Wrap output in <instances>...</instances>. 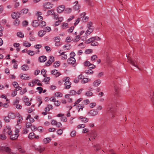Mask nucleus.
<instances>
[{
	"mask_svg": "<svg viewBox=\"0 0 154 154\" xmlns=\"http://www.w3.org/2000/svg\"><path fill=\"white\" fill-rule=\"evenodd\" d=\"M28 54L30 56H33L35 54L34 51H32L29 50L28 51Z\"/></svg>",
	"mask_w": 154,
	"mask_h": 154,
	"instance_id": "obj_49",
	"label": "nucleus"
},
{
	"mask_svg": "<svg viewBox=\"0 0 154 154\" xmlns=\"http://www.w3.org/2000/svg\"><path fill=\"white\" fill-rule=\"evenodd\" d=\"M53 10H48L47 12V14L48 15H49L51 14L53 15L54 13Z\"/></svg>",
	"mask_w": 154,
	"mask_h": 154,
	"instance_id": "obj_51",
	"label": "nucleus"
},
{
	"mask_svg": "<svg viewBox=\"0 0 154 154\" xmlns=\"http://www.w3.org/2000/svg\"><path fill=\"white\" fill-rule=\"evenodd\" d=\"M20 21L18 19H16L13 23L14 24L15 26H17L20 23Z\"/></svg>",
	"mask_w": 154,
	"mask_h": 154,
	"instance_id": "obj_47",
	"label": "nucleus"
},
{
	"mask_svg": "<svg viewBox=\"0 0 154 154\" xmlns=\"http://www.w3.org/2000/svg\"><path fill=\"white\" fill-rule=\"evenodd\" d=\"M29 10L28 9L24 8L23 9L20 11V15L23 14H26L28 12Z\"/></svg>",
	"mask_w": 154,
	"mask_h": 154,
	"instance_id": "obj_29",
	"label": "nucleus"
},
{
	"mask_svg": "<svg viewBox=\"0 0 154 154\" xmlns=\"http://www.w3.org/2000/svg\"><path fill=\"white\" fill-rule=\"evenodd\" d=\"M20 98L18 97H16V99L13 102V105L14 106L19 104V103Z\"/></svg>",
	"mask_w": 154,
	"mask_h": 154,
	"instance_id": "obj_32",
	"label": "nucleus"
},
{
	"mask_svg": "<svg viewBox=\"0 0 154 154\" xmlns=\"http://www.w3.org/2000/svg\"><path fill=\"white\" fill-rule=\"evenodd\" d=\"M85 35L84 37H80L79 35H77L75 36V38L74 39V41L76 42H78L80 38H81V39L82 40H84V39H85Z\"/></svg>",
	"mask_w": 154,
	"mask_h": 154,
	"instance_id": "obj_15",
	"label": "nucleus"
},
{
	"mask_svg": "<svg viewBox=\"0 0 154 154\" xmlns=\"http://www.w3.org/2000/svg\"><path fill=\"white\" fill-rule=\"evenodd\" d=\"M78 107H80L79 108L78 112H79L81 111H82L83 110V108L84 107V105H81L80 104H79L78 106Z\"/></svg>",
	"mask_w": 154,
	"mask_h": 154,
	"instance_id": "obj_61",
	"label": "nucleus"
},
{
	"mask_svg": "<svg viewBox=\"0 0 154 154\" xmlns=\"http://www.w3.org/2000/svg\"><path fill=\"white\" fill-rule=\"evenodd\" d=\"M71 82H66L64 84V85H65V88L66 89H69L71 87Z\"/></svg>",
	"mask_w": 154,
	"mask_h": 154,
	"instance_id": "obj_19",
	"label": "nucleus"
},
{
	"mask_svg": "<svg viewBox=\"0 0 154 154\" xmlns=\"http://www.w3.org/2000/svg\"><path fill=\"white\" fill-rule=\"evenodd\" d=\"M85 72L87 75H90L92 74L94 72L91 69H89L86 70L85 71Z\"/></svg>",
	"mask_w": 154,
	"mask_h": 154,
	"instance_id": "obj_39",
	"label": "nucleus"
},
{
	"mask_svg": "<svg viewBox=\"0 0 154 154\" xmlns=\"http://www.w3.org/2000/svg\"><path fill=\"white\" fill-rule=\"evenodd\" d=\"M85 66H91V64L88 61H86L85 63Z\"/></svg>",
	"mask_w": 154,
	"mask_h": 154,
	"instance_id": "obj_63",
	"label": "nucleus"
},
{
	"mask_svg": "<svg viewBox=\"0 0 154 154\" xmlns=\"http://www.w3.org/2000/svg\"><path fill=\"white\" fill-rule=\"evenodd\" d=\"M101 38L98 36L92 37L88 39L85 42V43L88 44L91 43V45L93 46H97L98 45V43L96 41L101 40Z\"/></svg>",
	"mask_w": 154,
	"mask_h": 154,
	"instance_id": "obj_1",
	"label": "nucleus"
},
{
	"mask_svg": "<svg viewBox=\"0 0 154 154\" xmlns=\"http://www.w3.org/2000/svg\"><path fill=\"white\" fill-rule=\"evenodd\" d=\"M76 94L77 92L74 90H72L69 91L70 95H74Z\"/></svg>",
	"mask_w": 154,
	"mask_h": 154,
	"instance_id": "obj_44",
	"label": "nucleus"
},
{
	"mask_svg": "<svg viewBox=\"0 0 154 154\" xmlns=\"http://www.w3.org/2000/svg\"><path fill=\"white\" fill-rule=\"evenodd\" d=\"M23 100L26 105L27 106H30L31 105V103L29 101V98L26 96H25L24 97Z\"/></svg>",
	"mask_w": 154,
	"mask_h": 154,
	"instance_id": "obj_12",
	"label": "nucleus"
},
{
	"mask_svg": "<svg viewBox=\"0 0 154 154\" xmlns=\"http://www.w3.org/2000/svg\"><path fill=\"white\" fill-rule=\"evenodd\" d=\"M17 94V91H15V90L13 91L12 92V93L11 94V95L13 97H14V96H15Z\"/></svg>",
	"mask_w": 154,
	"mask_h": 154,
	"instance_id": "obj_64",
	"label": "nucleus"
},
{
	"mask_svg": "<svg viewBox=\"0 0 154 154\" xmlns=\"http://www.w3.org/2000/svg\"><path fill=\"white\" fill-rule=\"evenodd\" d=\"M55 96L57 97H61L63 96V94L59 92H56L54 94Z\"/></svg>",
	"mask_w": 154,
	"mask_h": 154,
	"instance_id": "obj_42",
	"label": "nucleus"
},
{
	"mask_svg": "<svg viewBox=\"0 0 154 154\" xmlns=\"http://www.w3.org/2000/svg\"><path fill=\"white\" fill-rule=\"evenodd\" d=\"M68 63L74 65L75 63V60L73 57H71L68 60Z\"/></svg>",
	"mask_w": 154,
	"mask_h": 154,
	"instance_id": "obj_11",
	"label": "nucleus"
},
{
	"mask_svg": "<svg viewBox=\"0 0 154 154\" xmlns=\"http://www.w3.org/2000/svg\"><path fill=\"white\" fill-rule=\"evenodd\" d=\"M98 111L94 109L91 110L88 112V115L90 116H94L98 114Z\"/></svg>",
	"mask_w": 154,
	"mask_h": 154,
	"instance_id": "obj_8",
	"label": "nucleus"
},
{
	"mask_svg": "<svg viewBox=\"0 0 154 154\" xmlns=\"http://www.w3.org/2000/svg\"><path fill=\"white\" fill-rule=\"evenodd\" d=\"M82 100V98H80L79 99L77 100L74 103V105L73 106H76V105L79 103Z\"/></svg>",
	"mask_w": 154,
	"mask_h": 154,
	"instance_id": "obj_53",
	"label": "nucleus"
},
{
	"mask_svg": "<svg viewBox=\"0 0 154 154\" xmlns=\"http://www.w3.org/2000/svg\"><path fill=\"white\" fill-rule=\"evenodd\" d=\"M76 133L75 131L73 130L70 133V136L73 137L76 135Z\"/></svg>",
	"mask_w": 154,
	"mask_h": 154,
	"instance_id": "obj_48",
	"label": "nucleus"
},
{
	"mask_svg": "<svg viewBox=\"0 0 154 154\" xmlns=\"http://www.w3.org/2000/svg\"><path fill=\"white\" fill-rule=\"evenodd\" d=\"M45 34V31L42 30H41L38 32V35L40 37H42Z\"/></svg>",
	"mask_w": 154,
	"mask_h": 154,
	"instance_id": "obj_25",
	"label": "nucleus"
},
{
	"mask_svg": "<svg viewBox=\"0 0 154 154\" xmlns=\"http://www.w3.org/2000/svg\"><path fill=\"white\" fill-rule=\"evenodd\" d=\"M27 75L26 74H20V76L21 79L24 80H29V76H26Z\"/></svg>",
	"mask_w": 154,
	"mask_h": 154,
	"instance_id": "obj_13",
	"label": "nucleus"
},
{
	"mask_svg": "<svg viewBox=\"0 0 154 154\" xmlns=\"http://www.w3.org/2000/svg\"><path fill=\"white\" fill-rule=\"evenodd\" d=\"M51 140V138L47 137L44 138L43 140V143L45 144L47 143L50 142Z\"/></svg>",
	"mask_w": 154,
	"mask_h": 154,
	"instance_id": "obj_24",
	"label": "nucleus"
},
{
	"mask_svg": "<svg viewBox=\"0 0 154 154\" xmlns=\"http://www.w3.org/2000/svg\"><path fill=\"white\" fill-rule=\"evenodd\" d=\"M65 6L64 5H60L57 7V11L59 13H62L64 11Z\"/></svg>",
	"mask_w": 154,
	"mask_h": 154,
	"instance_id": "obj_7",
	"label": "nucleus"
},
{
	"mask_svg": "<svg viewBox=\"0 0 154 154\" xmlns=\"http://www.w3.org/2000/svg\"><path fill=\"white\" fill-rule=\"evenodd\" d=\"M53 107L52 105L50 104H48L47 107L45 108V110L46 112H48L50 109H52Z\"/></svg>",
	"mask_w": 154,
	"mask_h": 154,
	"instance_id": "obj_21",
	"label": "nucleus"
},
{
	"mask_svg": "<svg viewBox=\"0 0 154 154\" xmlns=\"http://www.w3.org/2000/svg\"><path fill=\"white\" fill-rule=\"evenodd\" d=\"M17 117L18 118L17 121V124L16 125L18 126H21V124L22 123V121L23 120V118L18 112H16Z\"/></svg>",
	"mask_w": 154,
	"mask_h": 154,
	"instance_id": "obj_6",
	"label": "nucleus"
},
{
	"mask_svg": "<svg viewBox=\"0 0 154 154\" xmlns=\"http://www.w3.org/2000/svg\"><path fill=\"white\" fill-rule=\"evenodd\" d=\"M128 62L130 63L131 64L139 69L137 65V63L135 60H132L130 57L127 56Z\"/></svg>",
	"mask_w": 154,
	"mask_h": 154,
	"instance_id": "obj_5",
	"label": "nucleus"
},
{
	"mask_svg": "<svg viewBox=\"0 0 154 154\" xmlns=\"http://www.w3.org/2000/svg\"><path fill=\"white\" fill-rule=\"evenodd\" d=\"M51 73L52 74L55 75L56 77L59 76L60 75V73L56 69H54L51 71Z\"/></svg>",
	"mask_w": 154,
	"mask_h": 154,
	"instance_id": "obj_16",
	"label": "nucleus"
},
{
	"mask_svg": "<svg viewBox=\"0 0 154 154\" xmlns=\"http://www.w3.org/2000/svg\"><path fill=\"white\" fill-rule=\"evenodd\" d=\"M33 82L35 85V84H37V85L38 86H42V84L40 83V81L38 79L33 80Z\"/></svg>",
	"mask_w": 154,
	"mask_h": 154,
	"instance_id": "obj_27",
	"label": "nucleus"
},
{
	"mask_svg": "<svg viewBox=\"0 0 154 154\" xmlns=\"http://www.w3.org/2000/svg\"><path fill=\"white\" fill-rule=\"evenodd\" d=\"M8 116L9 117L10 119H15L16 116V113L15 114L12 112H8Z\"/></svg>",
	"mask_w": 154,
	"mask_h": 154,
	"instance_id": "obj_14",
	"label": "nucleus"
},
{
	"mask_svg": "<svg viewBox=\"0 0 154 154\" xmlns=\"http://www.w3.org/2000/svg\"><path fill=\"white\" fill-rule=\"evenodd\" d=\"M44 31L46 32H49L51 30V29L50 27H46L44 28Z\"/></svg>",
	"mask_w": 154,
	"mask_h": 154,
	"instance_id": "obj_54",
	"label": "nucleus"
},
{
	"mask_svg": "<svg viewBox=\"0 0 154 154\" xmlns=\"http://www.w3.org/2000/svg\"><path fill=\"white\" fill-rule=\"evenodd\" d=\"M91 79H88V78H84L81 81V82L82 84L88 82L89 81H90Z\"/></svg>",
	"mask_w": 154,
	"mask_h": 154,
	"instance_id": "obj_37",
	"label": "nucleus"
},
{
	"mask_svg": "<svg viewBox=\"0 0 154 154\" xmlns=\"http://www.w3.org/2000/svg\"><path fill=\"white\" fill-rule=\"evenodd\" d=\"M35 134L33 132H31L28 135V138L29 139H32L35 138Z\"/></svg>",
	"mask_w": 154,
	"mask_h": 154,
	"instance_id": "obj_34",
	"label": "nucleus"
},
{
	"mask_svg": "<svg viewBox=\"0 0 154 154\" xmlns=\"http://www.w3.org/2000/svg\"><path fill=\"white\" fill-rule=\"evenodd\" d=\"M5 130L7 131L8 134L10 135L12 134V131L11 130V128H7L6 129H5Z\"/></svg>",
	"mask_w": 154,
	"mask_h": 154,
	"instance_id": "obj_38",
	"label": "nucleus"
},
{
	"mask_svg": "<svg viewBox=\"0 0 154 154\" xmlns=\"http://www.w3.org/2000/svg\"><path fill=\"white\" fill-rule=\"evenodd\" d=\"M1 150L5 151L8 154H14L12 152L10 148L7 146H2L0 147Z\"/></svg>",
	"mask_w": 154,
	"mask_h": 154,
	"instance_id": "obj_4",
	"label": "nucleus"
},
{
	"mask_svg": "<svg viewBox=\"0 0 154 154\" xmlns=\"http://www.w3.org/2000/svg\"><path fill=\"white\" fill-rule=\"evenodd\" d=\"M87 30L86 31L85 33V38H87V36L89 35L93 31L94 28L93 26L92 23L91 22H88L87 24Z\"/></svg>",
	"mask_w": 154,
	"mask_h": 154,
	"instance_id": "obj_2",
	"label": "nucleus"
},
{
	"mask_svg": "<svg viewBox=\"0 0 154 154\" xmlns=\"http://www.w3.org/2000/svg\"><path fill=\"white\" fill-rule=\"evenodd\" d=\"M19 136V134H12L10 136V138L11 140H14L17 139Z\"/></svg>",
	"mask_w": 154,
	"mask_h": 154,
	"instance_id": "obj_23",
	"label": "nucleus"
},
{
	"mask_svg": "<svg viewBox=\"0 0 154 154\" xmlns=\"http://www.w3.org/2000/svg\"><path fill=\"white\" fill-rule=\"evenodd\" d=\"M101 83V81L100 80H95L93 83L94 85L95 86H98Z\"/></svg>",
	"mask_w": 154,
	"mask_h": 154,
	"instance_id": "obj_26",
	"label": "nucleus"
},
{
	"mask_svg": "<svg viewBox=\"0 0 154 154\" xmlns=\"http://www.w3.org/2000/svg\"><path fill=\"white\" fill-rule=\"evenodd\" d=\"M97 58V56L96 55H94L92 56L91 57V60L93 61L96 60Z\"/></svg>",
	"mask_w": 154,
	"mask_h": 154,
	"instance_id": "obj_52",
	"label": "nucleus"
},
{
	"mask_svg": "<svg viewBox=\"0 0 154 154\" xmlns=\"http://www.w3.org/2000/svg\"><path fill=\"white\" fill-rule=\"evenodd\" d=\"M16 108L18 109H22V106L21 105L18 104L15 105Z\"/></svg>",
	"mask_w": 154,
	"mask_h": 154,
	"instance_id": "obj_57",
	"label": "nucleus"
},
{
	"mask_svg": "<svg viewBox=\"0 0 154 154\" xmlns=\"http://www.w3.org/2000/svg\"><path fill=\"white\" fill-rule=\"evenodd\" d=\"M28 119H29L30 122L31 123L33 122L34 121V119L33 118L31 117L30 115H28L26 119V120H28Z\"/></svg>",
	"mask_w": 154,
	"mask_h": 154,
	"instance_id": "obj_35",
	"label": "nucleus"
},
{
	"mask_svg": "<svg viewBox=\"0 0 154 154\" xmlns=\"http://www.w3.org/2000/svg\"><path fill=\"white\" fill-rule=\"evenodd\" d=\"M29 66L27 64H25L22 65L21 67V69L23 71H27L29 69Z\"/></svg>",
	"mask_w": 154,
	"mask_h": 154,
	"instance_id": "obj_17",
	"label": "nucleus"
},
{
	"mask_svg": "<svg viewBox=\"0 0 154 154\" xmlns=\"http://www.w3.org/2000/svg\"><path fill=\"white\" fill-rule=\"evenodd\" d=\"M78 2V1H76L74 3V4H75L73 7V9L75 11L79 10L80 8L81 5L80 4H79Z\"/></svg>",
	"mask_w": 154,
	"mask_h": 154,
	"instance_id": "obj_9",
	"label": "nucleus"
},
{
	"mask_svg": "<svg viewBox=\"0 0 154 154\" xmlns=\"http://www.w3.org/2000/svg\"><path fill=\"white\" fill-rule=\"evenodd\" d=\"M17 35L20 37V38H23L24 37V35L21 32H18L17 33Z\"/></svg>",
	"mask_w": 154,
	"mask_h": 154,
	"instance_id": "obj_50",
	"label": "nucleus"
},
{
	"mask_svg": "<svg viewBox=\"0 0 154 154\" xmlns=\"http://www.w3.org/2000/svg\"><path fill=\"white\" fill-rule=\"evenodd\" d=\"M46 25V23L44 21H42L40 23H39V26L41 27H43Z\"/></svg>",
	"mask_w": 154,
	"mask_h": 154,
	"instance_id": "obj_41",
	"label": "nucleus"
},
{
	"mask_svg": "<svg viewBox=\"0 0 154 154\" xmlns=\"http://www.w3.org/2000/svg\"><path fill=\"white\" fill-rule=\"evenodd\" d=\"M35 149L38 151L40 153H41L44 151L45 148L44 147L39 146L35 148Z\"/></svg>",
	"mask_w": 154,
	"mask_h": 154,
	"instance_id": "obj_18",
	"label": "nucleus"
},
{
	"mask_svg": "<svg viewBox=\"0 0 154 154\" xmlns=\"http://www.w3.org/2000/svg\"><path fill=\"white\" fill-rule=\"evenodd\" d=\"M31 44L26 41H24L23 43V46L26 47H29Z\"/></svg>",
	"mask_w": 154,
	"mask_h": 154,
	"instance_id": "obj_30",
	"label": "nucleus"
},
{
	"mask_svg": "<svg viewBox=\"0 0 154 154\" xmlns=\"http://www.w3.org/2000/svg\"><path fill=\"white\" fill-rule=\"evenodd\" d=\"M71 45L68 44H66V45L63 46V48L65 49V50H68L70 49Z\"/></svg>",
	"mask_w": 154,
	"mask_h": 154,
	"instance_id": "obj_36",
	"label": "nucleus"
},
{
	"mask_svg": "<svg viewBox=\"0 0 154 154\" xmlns=\"http://www.w3.org/2000/svg\"><path fill=\"white\" fill-rule=\"evenodd\" d=\"M46 71L45 69H42L41 71V73L44 77H45L47 76V75L46 74Z\"/></svg>",
	"mask_w": 154,
	"mask_h": 154,
	"instance_id": "obj_46",
	"label": "nucleus"
},
{
	"mask_svg": "<svg viewBox=\"0 0 154 154\" xmlns=\"http://www.w3.org/2000/svg\"><path fill=\"white\" fill-rule=\"evenodd\" d=\"M89 119L85 117H83V118H82V121L83 122L86 123L88 122V121Z\"/></svg>",
	"mask_w": 154,
	"mask_h": 154,
	"instance_id": "obj_60",
	"label": "nucleus"
},
{
	"mask_svg": "<svg viewBox=\"0 0 154 154\" xmlns=\"http://www.w3.org/2000/svg\"><path fill=\"white\" fill-rule=\"evenodd\" d=\"M4 120L6 122H8L10 121V119L8 116H4Z\"/></svg>",
	"mask_w": 154,
	"mask_h": 154,
	"instance_id": "obj_40",
	"label": "nucleus"
},
{
	"mask_svg": "<svg viewBox=\"0 0 154 154\" xmlns=\"http://www.w3.org/2000/svg\"><path fill=\"white\" fill-rule=\"evenodd\" d=\"M54 40V41L55 43L56 42H60V38L59 36L55 37L53 38Z\"/></svg>",
	"mask_w": 154,
	"mask_h": 154,
	"instance_id": "obj_43",
	"label": "nucleus"
},
{
	"mask_svg": "<svg viewBox=\"0 0 154 154\" xmlns=\"http://www.w3.org/2000/svg\"><path fill=\"white\" fill-rule=\"evenodd\" d=\"M94 149H96L97 150H99L100 149V147L99 146V145H98L97 144H95L94 145Z\"/></svg>",
	"mask_w": 154,
	"mask_h": 154,
	"instance_id": "obj_59",
	"label": "nucleus"
},
{
	"mask_svg": "<svg viewBox=\"0 0 154 154\" xmlns=\"http://www.w3.org/2000/svg\"><path fill=\"white\" fill-rule=\"evenodd\" d=\"M20 14L18 12H13L12 13L11 17L13 19H17L20 17Z\"/></svg>",
	"mask_w": 154,
	"mask_h": 154,
	"instance_id": "obj_10",
	"label": "nucleus"
},
{
	"mask_svg": "<svg viewBox=\"0 0 154 154\" xmlns=\"http://www.w3.org/2000/svg\"><path fill=\"white\" fill-rule=\"evenodd\" d=\"M72 9L70 8H66L65 9L64 13L66 14H69L71 12Z\"/></svg>",
	"mask_w": 154,
	"mask_h": 154,
	"instance_id": "obj_33",
	"label": "nucleus"
},
{
	"mask_svg": "<svg viewBox=\"0 0 154 154\" xmlns=\"http://www.w3.org/2000/svg\"><path fill=\"white\" fill-rule=\"evenodd\" d=\"M39 60L40 62H44L47 60V57L45 56H42L39 57Z\"/></svg>",
	"mask_w": 154,
	"mask_h": 154,
	"instance_id": "obj_20",
	"label": "nucleus"
},
{
	"mask_svg": "<svg viewBox=\"0 0 154 154\" xmlns=\"http://www.w3.org/2000/svg\"><path fill=\"white\" fill-rule=\"evenodd\" d=\"M85 126V125L84 124H80L78 125L77 126V128L78 129L82 128H84Z\"/></svg>",
	"mask_w": 154,
	"mask_h": 154,
	"instance_id": "obj_56",
	"label": "nucleus"
},
{
	"mask_svg": "<svg viewBox=\"0 0 154 154\" xmlns=\"http://www.w3.org/2000/svg\"><path fill=\"white\" fill-rule=\"evenodd\" d=\"M15 127L16 128L15 130V134H19L20 132L19 130L21 128V126L16 125Z\"/></svg>",
	"mask_w": 154,
	"mask_h": 154,
	"instance_id": "obj_28",
	"label": "nucleus"
},
{
	"mask_svg": "<svg viewBox=\"0 0 154 154\" xmlns=\"http://www.w3.org/2000/svg\"><path fill=\"white\" fill-rule=\"evenodd\" d=\"M54 6L53 4L50 2H48L43 3L42 7L44 9H49L52 8Z\"/></svg>",
	"mask_w": 154,
	"mask_h": 154,
	"instance_id": "obj_3",
	"label": "nucleus"
},
{
	"mask_svg": "<svg viewBox=\"0 0 154 154\" xmlns=\"http://www.w3.org/2000/svg\"><path fill=\"white\" fill-rule=\"evenodd\" d=\"M60 62L59 61L56 62L54 63V66L55 67H57L60 66Z\"/></svg>",
	"mask_w": 154,
	"mask_h": 154,
	"instance_id": "obj_55",
	"label": "nucleus"
},
{
	"mask_svg": "<svg viewBox=\"0 0 154 154\" xmlns=\"http://www.w3.org/2000/svg\"><path fill=\"white\" fill-rule=\"evenodd\" d=\"M32 26L35 27H36L38 26H39V22L37 20L33 21L32 23Z\"/></svg>",
	"mask_w": 154,
	"mask_h": 154,
	"instance_id": "obj_31",
	"label": "nucleus"
},
{
	"mask_svg": "<svg viewBox=\"0 0 154 154\" xmlns=\"http://www.w3.org/2000/svg\"><path fill=\"white\" fill-rule=\"evenodd\" d=\"M92 52V50L91 49H88L86 50L85 52V53L86 54H88Z\"/></svg>",
	"mask_w": 154,
	"mask_h": 154,
	"instance_id": "obj_58",
	"label": "nucleus"
},
{
	"mask_svg": "<svg viewBox=\"0 0 154 154\" xmlns=\"http://www.w3.org/2000/svg\"><path fill=\"white\" fill-rule=\"evenodd\" d=\"M93 94V93L90 91H87L85 94V95L88 97L91 96Z\"/></svg>",
	"mask_w": 154,
	"mask_h": 154,
	"instance_id": "obj_45",
	"label": "nucleus"
},
{
	"mask_svg": "<svg viewBox=\"0 0 154 154\" xmlns=\"http://www.w3.org/2000/svg\"><path fill=\"white\" fill-rule=\"evenodd\" d=\"M63 132V130L62 129H59L57 131L58 135H60L62 134Z\"/></svg>",
	"mask_w": 154,
	"mask_h": 154,
	"instance_id": "obj_62",
	"label": "nucleus"
},
{
	"mask_svg": "<svg viewBox=\"0 0 154 154\" xmlns=\"http://www.w3.org/2000/svg\"><path fill=\"white\" fill-rule=\"evenodd\" d=\"M59 53L60 54V56H61V59L62 60H65L67 59V56L66 54H64V52H62L61 53H60V52H59Z\"/></svg>",
	"mask_w": 154,
	"mask_h": 154,
	"instance_id": "obj_22",
	"label": "nucleus"
}]
</instances>
